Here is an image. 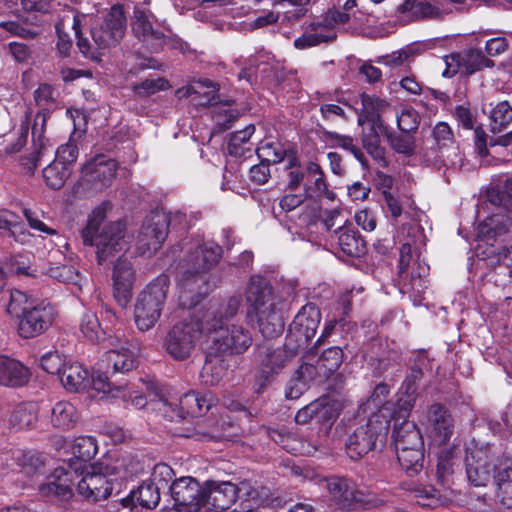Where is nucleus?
<instances>
[{
  "instance_id": "1",
  "label": "nucleus",
  "mask_w": 512,
  "mask_h": 512,
  "mask_svg": "<svg viewBox=\"0 0 512 512\" xmlns=\"http://www.w3.org/2000/svg\"><path fill=\"white\" fill-rule=\"evenodd\" d=\"M221 256L222 248L215 243L198 245L188 253L180 278L179 299L184 307L192 308L206 296V273L219 262Z\"/></svg>"
},
{
  "instance_id": "2",
  "label": "nucleus",
  "mask_w": 512,
  "mask_h": 512,
  "mask_svg": "<svg viewBox=\"0 0 512 512\" xmlns=\"http://www.w3.org/2000/svg\"><path fill=\"white\" fill-rule=\"evenodd\" d=\"M247 316L257 322L259 331L266 338L280 335L285 321L280 300L274 297L272 287L260 276L251 277L247 292Z\"/></svg>"
},
{
  "instance_id": "3",
  "label": "nucleus",
  "mask_w": 512,
  "mask_h": 512,
  "mask_svg": "<svg viewBox=\"0 0 512 512\" xmlns=\"http://www.w3.org/2000/svg\"><path fill=\"white\" fill-rule=\"evenodd\" d=\"M137 354L138 348L129 343L108 350L92 374L93 389L110 397L126 399V384L118 383L114 378L119 373L130 372L137 367Z\"/></svg>"
},
{
  "instance_id": "4",
  "label": "nucleus",
  "mask_w": 512,
  "mask_h": 512,
  "mask_svg": "<svg viewBox=\"0 0 512 512\" xmlns=\"http://www.w3.org/2000/svg\"><path fill=\"white\" fill-rule=\"evenodd\" d=\"M104 219L102 210L93 212L85 228L81 230V238L84 245L97 247V259L99 264L128 249L129 238L126 235V227L122 221L105 224L98 233Z\"/></svg>"
},
{
  "instance_id": "5",
  "label": "nucleus",
  "mask_w": 512,
  "mask_h": 512,
  "mask_svg": "<svg viewBox=\"0 0 512 512\" xmlns=\"http://www.w3.org/2000/svg\"><path fill=\"white\" fill-rule=\"evenodd\" d=\"M54 90L49 84H42L34 92V100L41 107L32 126V149L28 157L22 159V166L33 173L42 159H48L54 152V144L45 136L46 121L55 106Z\"/></svg>"
},
{
  "instance_id": "6",
  "label": "nucleus",
  "mask_w": 512,
  "mask_h": 512,
  "mask_svg": "<svg viewBox=\"0 0 512 512\" xmlns=\"http://www.w3.org/2000/svg\"><path fill=\"white\" fill-rule=\"evenodd\" d=\"M388 431V421L380 414H373L368 421L348 435L345 448L348 456L359 460L370 451L382 446Z\"/></svg>"
},
{
  "instance_id": "7",
  "label": "nucleus",
  "mask_w": 512,
  "mask_h": 512,
  "mask_svg": "<svg viewBox=\"0 0 512 512\" xmlns=\"http://www.w3.org/2000/svg\"><path fill=\"white\" fill-rule=\"evenodd\" d=\"M169 278L160 275L143 290L136 301L134 317L137 327L147 331L158 321L166 300Z\"/></svg>"
},
{
  "instance_id": "8",
  "label": "nucleus",
  "mask_w": 512,
  "mask_h": 512,
  "mask_svg": "<svg viewBox=\"0 0 512 512\" xmlns=\"http://www.w3.org/2000/svg\"><path fill=\"white\" fill-rule=\"evenodd\" d=\"M284 187L290 190L328 194L324 172L319 164L313 161L301 163L295 156H288L284 165Z\"/></svg>"
},
{
  "instance_id": "9",
  "label": "nucleus",
  "mask_w": 512,
  "mask_h": 512,
  "mask_svg": "<svg viewBox=\"0 0 512 512\" xmlns=\"http://www.w3.org/2000/svg\"><path fill=\"white\" fill-rule=\"evenodd\" d=\"M202 334L207 332L199 315L178 322L169 330L165 338L166 351L174 359L184 360L191 355Z\"/></svg>"
},
{
  "instance_id": "10",
  "label": "nucleus",
  "mask_w": 512,
  "mask_h": 512,
  "mask_svg": "<svg viewBox=\"0 0 512 512\" xmlns=\"http://www.w3.org/2000/svg\"><path fill=\"white\" fill-rule=\"evenodd\" d=\"M321 321V312L314 303L304 305L289 325L287 348L294 353L304 351L315 336Z\"/></svg>"
},
{
  "instance_id": "11",
  "label": "nucleus",
  "mask_w": 512,
  "mask_h": 512,
  "mask_svg": "<svg viewBox=\"0 0 512 512\" xmlns=\"http://www.w3.org/2000/svg\"><path fill=\"white\" fill-rule=\"evenodd\" d=\"M465 461L468 480L475 486H485L502 466L499 452L488 444L472 448Z\"/></svg>"
},
{
  "instance_id": "12",
  "label": "nucleus",
  "mask_w": 512,
  "mask_h": 512,
  "mask_svg": "<svg viewBox=\"0 0 512 512\" xmlns=\"http://www.w3.org/2000/svg\"><path fill=\"white\" fill-rule=\"evenodd\" d=\"M214 334L207 357L244 353L252 344V336L242 325H222L212 331Z\"/></svg>"
},
{
  "instance_id": "13",
  "label": "nucleus",
  "mask_w": 512,
  "mask_h": 512,
  "mask_svg": "<svg viewBox=\"0 0 512 512\" xmlns=\"http://www.w3.org/2000/svg\"><path fill=\"white\" fill-rule=\"evenodd\" d=\"M107 474L102 464L78 467L80 479L76 488L79 495L92 502L107 499L113 491V482Z\"/></svg>"
},
{
  "instance_id": "14",
  "label": "nucleus",
  "mask_w": 512,
  "mask_h": 512,
  "mask_svg": "<svg viewBox=\"0 0 512 512\" xmlns=\"http://www.w3.org/2000/svg\"><path fill=\"white\" fill-rule=\"evenodd\" d=\"M170 494L178 512H198L204 507V483L193 477L175 479L170 485Z\"/></svg>"
},
{
  "instance_id": "15",
  "label": "nucleus",
  "mask_w": 512,
  "mask_h": 512,
  "mask_svg": "<svg viewBox=\"0 0 512 512\" xmlns=\"http://www.w3.org/2000/svg\"><path fill=\"white\" fill-rule=\"evenodd\" d=\"M125 29L126 17L123 6L115 4L106 14L104 21L99 26L92 28L93 42L99 49L114 46L123 38Z\"/></svg>"
},
{
  "instance_id": "16",
  "label": "nucleus",
  "mask_w": 512,
  "mask_h": 512,
  "mask_svg": "<svg viewBox=\"0 0 512 512\" xmlns=\"http://www.w3.org/2000/svg\"><path fill=\"white\" fill-rule=\"evenodd\" d=\"M55 317V309L49 303H37L18 319V334L24 339L37 337L52 326Z\"/></svg>"
},
{
  "instance_id": "17",
  "label": "nucleus",
  "mask_w": 512,
  "mask_h": 512,
  "mask_svg": "<svg viewBox=\"0 0 512 512\" xmlns=\"http://www.w3.org/2000/svg\"><path fill=\"white\" fill-rule=\"evenodd\" d=\"M117 162L105 155H97L82 169V184L94 192L102 191L115 179Z\"/></svg>"
},
{
  "instance_id": "18",
  "label": "nucleus",
  "mask_w": 512,
  "mask_h": 512,
  "mask_svg": "<svg viewBox=\"0 0 512 512\" xmlns=\"http://www.w3.org/2000/svg\"><path fill=\"white\" fill-rule=\"evenodd\" d=\"M219 85L208 79L193 81L185 87L176 90V96L179 99L190 98L195 106H209L222 104L231 106L232 100L223 101L218 94Z\"/></svg>"
},
{
  "instance_id": "19",
  "label": "nucleus",
  "mask_w": 512,
  "mask_h": 512,
  "mask_svg": "<svg viewBox=\"0 0 512 512\" xmlns=\"http://www.w3.org/2000/svg\"><path fill=\"white\" fill-rule=\"evenodd\" d=\"M242 305L241 295H232L218 304L211 305L199 317L203 322L204 330L211 334L222 325H227L228 321L234 318Z\"/></svg>"
},
{
  "instance_id": "20",
  "label": "nucleus",
  "mask_w": 512,
  "mask_h": 512,
  "mask_svg": "<svg viewBox=\"0 0 512 512\" xmlns=\"http://www.w3.org/2000/svg\"><path fill=\"white\" fill-rule=\"evenodd\" d=\"M168 228V214L157 211L149 215L138 235L141 248L147 251H157L167 237Z\"/></svg>"
},
{
  "instance_id": "21",
  "label": "nucleus",
  "mask_w": 512,
  "mask_h": 512,
  "mask_svg": "<svg viewBox=\"0 0 512 512\" xmlns=\"http://www.w3.org/2000/svg\"><path fill=\"white\" fill-rule=\"evenodd\" d=\"M424 424L430 437L438 445L446 444L454 431V420L449 410L442 404L436 403L427 408Z\"/></svg>"
},
{
  "instance_id": "22",
  "label": "nucleus",
  "mask_w": 512,
  "mask_h": 512,
  "mask_svg": "<svg viewBox=\"0 0 512 512\" xmlns=\"http://www.w3.org/2000/svg\"><path fill=\"white\" fill-rule=\"evenodd\" d=\"M204 506L211 505L215 512L228 509L237 498H240V487L230 481L204 482Z\"/></svg>"
},
{
  "instance_id": "23",
  "label": "nucleus",
  "mask_w": 512,
  "mask_h": 512,
  "mask_svg": "<svg viewBox=\"0 0 512 512\" xmlns=\"http://www.w3.org/2000/svg\"><path fill=\"white\" fill-rule=\"evenodd\" d=\"M324 195L306 190H290L284 187V193L279 199V208L284 213L302 208L303 214L299 218L303 224H309L317 216V209L310 204V200Z\"/></svg>"
},
{
  "instance_id": "24",
  "label": "nucleus",
  "mask_w": 512,
  "mask_h": 512,
  "mask_svg": "<svg viewBox=\"0 0 512 512\" xmlns=\"http://www.w3.org/2000/svg\"><path fill=\"white\" fill-rule=\"evenodd\" d=\"M135 271L129 260L119 257L113 267V295L117 303L126 307L132 297V285Z\"/></svg>"
},
{
  "instance_id": "25",
  "label": "nucleus",
  "mask_w": 512,
  "mask_h": 512,
  "mask_svg": "<svg viewBox=\"0 0 512 512\" xmlns=\"http://www.w3.org/2000/svg\"><path fill=\"white\" fill-rule=\"evenodd\" d=\"M320 483L327 489L330 501L337 508L347 509L358 501L356 487L348 478L331 476L321 479Z\"/></svg>"
},
{
  "instance_id": "26",
  "label": "nucleus",
  "mask_w": 512,
  "mask_h": 512,
  "mask_svg": "<svg viewBox=\"0 0 512 512\" xmlns=\"http://www.w3.org/2000/svg\"><path fill=\"white\" fill-rule=\"evenodd\" d=\"M150 395H153V398H151L150 401L152 403H155L157 406L161 405V407H157V409L159 411H163L165 416H168L167 413L169 410H171V412L173 413L176 412V415L179 417H184V414L191 416H199V409L197 408L199 393H196L194 391L185 393L178 401L179 409L177 411V403L171 402L162 392V390H155ZM169 417L173 418L172 415H169Z\"/></svg>"
},
{
  "instance_id": "27",
  "label": "nucleus",
  "mask_w": 512,
  "mask_h": 512,
  "mask_svg": "<svg viewBox=\"0 0 512 512\" xmlns=\"http://www.w3.org/2000/svg\"><path fill=\"white\" fill-rule=\"evenodd\" d=\"M132 31L134 35L152 51H158L164 43V33L154 29L147 12L137 7L134 10Z\"/></svg>"
},
{
  "instance_id": "28",
  "label": "nucleus",
  "mask_w": 512,
  "mask_h": 512,
  "mask_svg": "<svg viewBox=\"0 0 512 512\" xmlns=\"http://www.w3.org/2000/svg\"><path fill=\"white\" fill-rule=\"evenodd\" d=\"M31 377L28 367L15 358L0 355V385L10 388L25 386Z\"/></svg>"
},
{
  "instance_id": "29",
  "label": "nucleus",
  "mask_w": 512,
  "mask_h": 512,
  "mask_svg": "<svg viewBox=\"0 0 512 512\" xmlns=\"http://www.w3.org/2000/svg\"><path fill=\"white\" fill-rule=\"evenodd\" d=\"M407 269H398L400 291L404 294L419 297L427 288L425 274L427 268L420 263H413L411 267Z\"/></svg>"
},
{
  "instance_id": "30",
  "label": "nucleus",
  "mask_w": 512,
  "mask_h": 512,
  "mask_svg": "<svg viewBox=\"0 0 512 512\" xmlns=\"http://www.w3.org/2000/svg\"><path fill=\"white\" fill-rule=\"evenodd\" d=\"M482 111L488 116L490 131L494 134L502 132L512 123V106L507 100L482 103Z\"/></svg>"
},
{
  "instance_id": "31",
  "label": "nucleus",
  "mask_w": 512,
  "mask_h": 512,
  "mask_svg": "<svg viewBox=\"0 0 512 512\" xmlns=\"http://www.w3.org/2000/svg\"><path fill=\"white\" fill-rule=\"evenodd\" d=\"M316 378L323 379L318 363L316 365L303 363L288 382L286 397L288 399H298Z\"/></svg>"
},
{
  "instance_id": "32",
  "label": "nucleus",
  "mask_w": 512,
  "mask_h": 512,
  "mask_svg": "<svg viewBox=\"0 0 512 512\" xmlns=\"http://www.w3.org/2000/svg\"><path fill=\"white\" fill-rule=\"evenodd\" d=\"M105 470L109 474L118 475L123 479L132 478L144 472L145 461L137 454L122 453L118 455L110 464H106Z\"/></svg>"
},
{
  "instance_id": "33",
  "label": "nucleus",
  "mask_w": 512,
  "mask_h": 512,
  "mask_svg": "<svg viewBox=\"0 0 512 512\" xmlns=\"http://www.w3.org/2000/svg\"><path fill=\"white\" fill-rule=\"evenodd\" d=\"M385 129H387V127L384 125L383 121H376L368 124L367 127H364L361 134L363 148L373 159L381 163L383 166H386L387 164L385 159L386 151L380 144L379 133L381 132L384 134Z\"/></svg>"
},
{
  "instance_id": "34",
  "label": "nucleus",
  "mask_w": 512,
  "mask_h": 512,
  "mask_svg": "<svg viewBox=\"0 0 512 512\" xmlns=\"http://www.w3.org/2000/svg\"><path fill=\"white\" fill-rule=\"evenodd\" d=\"M393 439L396 450L424 448L422 434L412 421L404 420L400 424H396Z\"/></svg>"
},
{
  "instance_id": "35",
  "label": "nucleus",
  "mask_w": 512,
  "mask_h": 512,
  "mask_svg": "<svg viewBox=\"0 0 512 512\" xmlns=\"http://www.w3.org/2000/svg\"><path fill=\"white\" fill-rule=\"evenodd\" d=\"M53 480L47 483V490L62 498H68L72 495V486L75 485V479L79 478L78 467L73 468L71 465L68 469L56 468Z\"/></svg>"
},
{
  "instance_id": "36",
  "label": "nucleus",
  "mask_w": 512,
  "mask_h": 512,
  "mask_svg": "<svg viewBox=\"0 0 512 512\" xmlns=\"http://www.w3.org/2000/svg\"><path fill=\"white\" fill-rule=\"evenodd\" d=\"M240 498L252 501L255 505L261 507H275L280 504V500L274 497L271 490L260 484H251L249 481L239 483Z\"/></svg>"
},
{
  "instance_id": "37",
  "label": "nucleus",
  "mask_w": 512,
  "mask_h": 512,
  "mask_svg": "<svg viewBox=\"0 0 512 512\" xmlns=\"http://www.w3.org/2000/svg\"><path fill=\"white\" fill-rule=\"evenodd\" d=\"M59 379L64 388L70 392L85 389L90 383L88 371L76 362H67Z\"/></svg>"
},
{
  "instance_id": "38",
  "label": "nucleus",
  "mask_w": 512,
  "mask_h": 512,
  "mask_svg": "<svg viewBox=\"0 0 512 512\" xmlns=\"http://www.w3.org/2000/svg\"><path fill=\"white\" fill-rule=\"evenodd\" d=\"M80 420L76 407L68 401L57 402L51 411V424L59 430H71Z\"/></svg>"
},
{
  "instance_id": "39",
  "label": "nucleus",
  "mask_w": 512,
  "mask_h": 512,
  "mask_svg": "<svg viewBox=\"0 0 512 512\" xmlns=\"http://www.w3.org/2000/svg\"><path fill=\"white\" fill-rule=\"evenodd\" d=\"M335 233L338 234V244L341 250L352 257H360L366 252V243L358 231L350 226H339Z\"/></svg>"
},
{
  "instance_id": "40",
  "label": "nucleus",
  "mask_w": 512,
  "mask_h": 512,
  "mask_svg": "<svg viewBox=\"0 0 512 512\" xmlns=\"http://www.w3.org/2000/svg\"><path fill=\"white\" fill-rule=\"evenodd\" d=\"M324 28H327V25H323L321 22L310 24V31L295 39L294 46L297 49H306L321 43L334 41L337 37L336 32L332 29L325 31Z\"/></svg>"
},
{
  "instance_id": "41",
  "label": "nucleus",
  "mask_w": 512,
  "mask_h": 512,
  "mask_svg": "<svg viewBox=\"0 0 512 512\" xmlns=\"http://www.w3.org/2000/svg\"><path fill=\"white\" fill-rule=\"evenodd\" d=\"M299 353H294L287 348V338L282 347L268 353L262 361L263 373L275 374L278 373L287 362L291 361Z\"/></svg>"
},
{
  "instance_id": "42",
  "label": "nucleus",
  "mask_w": 512,
  "mask_h": 512,
  "mask_svg": "<svg viewBox=\"0 0 512 512\" xmlns=\"http://www.w3.org/2000/svg\"><path fill=\"white\" fill-rule=\"evenodd\" d=\"M397 451V459L408 476H415L424 467V448H408Z\"/></svg>"
},
{
  "instance_id": "43",
  "label": "nucleus",
  "mask_w": 512,
  "mask_h": 512,
  "mask_svg": "<svg viewBox=\"0 0 512 512\" xmlns=\"http://www.w3.org/2000/svg\"><path fill=\"white\" fill-rule=\"evenodd\" d=\"M512 229V219L504 214H495L486 218L479 225V234L487 238H494L507 233Z\"/></svg>"
},
{
  "instance_id": "44",
  "label": "nucleus",
  "mask_w": 512,
  "mask_h": 512,
  "mask_svg": "<svg viewBox=\"0 0 512 512\" xmlns=\"http://www.w3.org/2000/svg\"><path fill=\"white\" fill-rule=\"evenodd\" d=\"M496 481V497L507 509H512V468L504 466L493 476Z\"/></svg>"
},
{
  "instance_id": "45",
  "label": "nucleus",
  "mask_w": 512,
  "mask_h": 512,
  "mask_svg": "<svg viewBox=\"0 0 512 512\" xmlns=\"http://www.w3.org/2000/svg\"><path fill=\"white\" fill-rule=\"evenodd\" d=\"M488 200L506 210H512V178L506 177L488 189Z\"/></svg>"
},
{
  "instance_id": "46",
  "label": "nucleus",
  "mask_w": 512,
  "mask_h": 512,
  "mask_svg": "<svg viewBox=\"0 0 512 512\" xmlns=\"http://www.w3.org/2000/svg\"><path fill=\"white\" fill-rule=\"evenodd\" d=\"M344 359L343 350L338 346L325 349L317 360L322 378H328L336 372Z\"/></svg>"
},
{
  "instance_id": "47",
  "label": "nucleus",
  "mask_w": 512,
  "mask_h": 512,
  "mask_svg": "<svg viewBox=\"0 0 512 512\" xmlns=\"http://www.w3.org/2000/svg\"><path fill=\"white\" fill-rule=\"evenodd\" d=\"M384 136L386 137L390 148L395 152L407 156L414 154L416 144L413 134L401 131L400 133L396 134L388 131V129H385Z\"/></svg>"
},
{
  "instance_id": "48",
  "label": "nucleus",
  "mask_w": 512,
  "mask_h": 512,
  "mask_svg": "<svg viewBox=\"0 0 512 512\" xmlns=\"http://www.w3.org/2000/svg\"><path fill=\"white\" fill-rule=\"evenodd\" d=\"M37 422V414L33 404H20L14 408L9 423L16 429L32 427Z\"/></svg>"
},
{
  "instance_id": "49",
  "label": "nucleus",
  "mask_w": 512,
  "mask_h": 512,
  "mask_svg": "<svg viewBox=\"0 0 512 512\" xmlns=\"http://www.w3.org/2000/svg\"><path fill=\"white\" fill-rule=\"evenodd\" d=\"M71 170L54 159L43 169L46 184L53 189H60L69 178Z\"/></svg>"
},
{
  "instance_id": "50",
  "label": "nucleus",
  "mask_w": 512,
  "mask_h": 512,
  "mask_svg": "<svg viewBox=\"0 0 512 512\" xmlns=\"http://www.w3.org/2000/svg\"><path fill=\"white\" fill-rule=\"evenodd\" d=\"M160 490V486L145 482L132 492V499H136L143 508L154 509L160 502Z\"/></svg>"
},
{
  "instance_id": "51",
  "label": "nucleus",
  "mask_w": 512,
  "mask_h": 512,
  "mask_svg": "<svg viewBox=\"0 0 512 512\" xmlns=\"http://www.w3.org/2000/svg\"><path fill=\"white\" fill-rule=\"evenodd\" d=\"M362 109L358 116V124L363 126L365 123L370 124L376 121H382L378 113L382 101L365 93L360 95Z\"/></svg>"
},
{
  "instance_id": "52",
  "label": "nucleus",
  "mask_w": 512,
  "mask_h": 512,
  "mask_svg": "<svg viewBox=\"0 0 512 512\" xmlns=\"http://www.w3.org/2000/svg\"><path fill=\"white\" fill-rule=\"evenodd\" d=\"M33 305L34 301L25 292L14 289L10 291L6 311L10 316L20 319Z\"/></svg>"
},
{
  "instance_id": "53",
  "label": "nucleus",
  "mask_w": 512,
  "mask_h": 512,
  "mask_svg": "<svg viewBox=\"0 0 512 512\" xmlns=\"http://www.w3.org/2000/svg\"><path fill=\"white\" fill-rule=\"evenodd\" d=\"M462 57L463 73L471 75L484 67H492L494 62L484 56L480 50H469Z\"/></svg>"
},
{
  "instance_id": "54",
  "label": "nucleus",
  "mask_w": 512,
  "mask_h": 512,
  "mask_svg": "<svg viewBox=\"0 0 512 512\" xmlns=\"http://www.w3.org/2000/svg\"><path fill=\"white\" fill-rule=\"evenodd\" d=\"M97 451L96 440L90 436L78 437L72 444L73 455L83 462L91 460L97 454Z\"/></svg>"
},
{
  "instance_id": "55",
  "label": "nucleus",
  "mask_w": 512,
  "mask_h": 512,
  "mask_svg": "<svg viewBox=\"0 0 512 512\" xmlns=\"http://www.w3.org/2000/svg\"><path fill=\"white\" fill-rule=\"evenodd\" d=\"M174 476V470L168 464L158 463L153 467L150 482L155 486H160V489H170Z\"/></svg>"
},
{
  "instance_id": "56",
  "label": "nucleus",
  "mask_w": 512,
  "mask_h": 512,
  "mask_svg": "<svg viewBox=\"0 0 512 512\" xmlns=\"http://www.w3.org/2000/svg\"><path fill=\"white\" fill-rule=\"evenodd\" d=\"M417 493L418 503L423 507L436 508L447 502V497L434 487H426Z\"/></svg>"
},
{
  "instance_id": "57",
  "label": "nucleus",
  "mask_w": 512,
  "mask_h": 512,
  "mask_svg": "<svg viewBox=\"0 0 512 512\" xmlns=\"http://www.w3.org/2000/svg\"><path fill=\"white\" fill-rule=\"evenodd\" d=\"M168 87V81L158 77L156 79H145L139 84L133 85L132 89L136 96L144 98L151 96L158 91L165 90Z\"/></svg>"
},
{
  "instance_id": "58",
  "label": "nucleus",
  "mask_w": 512,
  "mask_h": 512,
  "mask_svg": "<svg viewBox=\"0 0 512 512\" xmlns=\"http://www.w3.org/2000/svg\"><path fill=\"white\" fill-rule=\"evenodd\" d=\"M420 125V116L415 109H403L397 116V126L401 132L414 134Z\"/></svg>"
},
{
  "instance_id": "59",
  "label": "nucleus",
  "mask_w": 512,
  "mask_h": 512,
  "mask_svg": "<svg viewBox=\"0 0 512 512\" xmlns=\"http://www.w3.org/2000/svg\"><path fill=\"white\" fill-rule=\"evenodd\" d=\"M254 132L255 126L250 124L243 130L232 133L228 144L229 153L232 155H241L243 153L241 146L250 140Z\"/></svg>"
},
{
  "instance_id": "60",
  "label": "nucleus",
  "mask_w": 512,
  "mask_h": 512,
  "mask_svg": "<svg viewBox=\"0 0 512 512\" xmlns=\"http://www.w3.org/2000/svg\"><path fill=\"white\" fill-rule=\"evenodd\" d=\"M439 159L447 167L459 168L462 166L463 157L459 146L453 142L439 148Z\"/></svg>"
},
{
  "instance_id": "61",
  "label": "nucleus",
  "mask_w": 512,
  "mask_h": 512,
  "mask_svg": "<svg viewBox=\"0 0 512 512\" xmlns=\"http://www.w3.org/2000/svg\"><path fill=\"white\" fill-rule=\"evenodd\" d=\"M257 155L261 161L279 163L285 159V150L276 143H265L257 148Z\"/></svg>"
},
{
  "instance_id": "62",
  "label": "nucleus",
  "mask_w": 512,
  "mask_h": 512,
  "mask_svg": "<svg viewBox=\"0 0 512 512\" xmlns=\"http://www.w3.org/2000/svg\"><path fill=\"white\" fill-rule=\"evenodd\" d=\"M66 360L58 352H48L41 357L40 365L47 373L60 376Z\"/></svg>"
},
{
  "instance_id": "63",
  "label": "nucleus",
  "mask_w": 512,
  "mask_h": 512,
  "mask_svg": "<svg viewBox=\"0 0 512 512\" xmlns=\"http://www.w3.org/2000/svg\"><path fill=\"white\" fill-rule=\"evenodd\" d=\"M80 330L88 340L96 341L100 333V323L97 316L92 312L84 313L80 322Z\"/></svg>"
},
{
  "instance_id": "64",
  "label": "nucleus",
  "mask_w": 512,
  "mask_h": 512,
  "mask_svg": "<svg viewBox=\"0 0 512 512\" xmlns=\"http://www.w3.org/2000/svg\"><path fill=\"white\" fill-rule=\"evenodd\" d=\"M78 158V147L75 143L68 142L61 145L55 151V159L60 162L63 166H66L71 170V166L76 162Z\"/></svg>"
}]
</instances>
